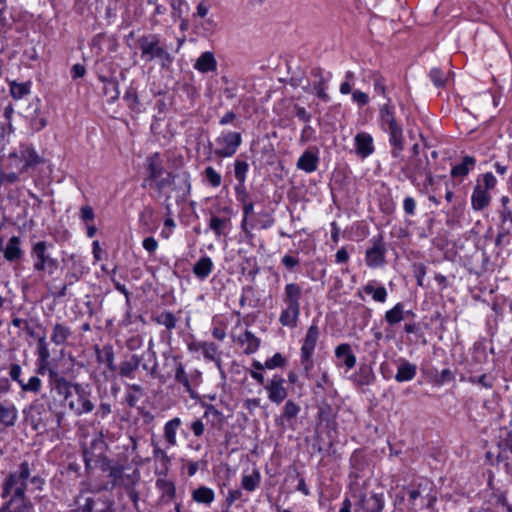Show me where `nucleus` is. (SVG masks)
<instances>
[{
    "label": "nucleus",
    "instance_id": "26",
    "mask_svg": "<svg viewBox=\"0 0 512 512\" xmlns=\"http://www.w3.org/2000/svg\"><path fill=\"white\" fill-rule=\"evenodd\" d=\"M317 420L319 423H325L329 427L335 422L337 417V409L333 408L326 399H322L317 402Z\"/></svg>",
    "mask_w": 512,
    "mask_h": 512
},
{
    "label": "nucleus",
    "instance_id": "27",
    "mask_svg": "<svg viewBox=\"0 0 512 512\" xmlns=\"http://www.w3.org/2000/svg\"><path fill=\"white\" fill-rule=\"evenodd\" d=\"M335 356L340 361L338 366H345L347 369L355 367L357 359L348 343H341L335 348Z\"/></svg>",
    "mask_w": 512,
    "mask_h": 512
},
{
    "label": "nucleus",
    "instance_id": "25",
    "mask_svg": "<svg viewBox=\"0 0 512 512\" xmlns=\"http://www.w3.org/2000/svg\"><path fill=\"white\" fill-rule=\"evenodd\" d=\"M356 154L361 158H367L373 154L375 148L373 137L367 132H359L354 137Z\"/></svg>",
    "mask_w": 512,
    "mask_h": 512
},
{
    "label": "nucleus",
    "instance_id": "20",
    "mask_svg": "<svg viewBox=\"0 0 512 512\" xmlns=\"http://www.w3.org/2000/svg\"><path fill=\"white\" fill-rule=\"evenodd\" d=\"M171 190L176 193L177 201H185L191 192V177L187 171L175 174Z\"/></svg>",
    "mask_w": 512,
    "mask_h": 512
},
{
    "label": "nucleus",
    "instance_id": "19",
    "mask_svg": "<svg viewBox=\"0 0 512 512\" xmlns=\"http://www.w3.org/2000/svg\"><path fill=\"white\" fill-rule=\"evenodd\" d=\"M5 498L8 500L0 507V512H27L30 507L29 499L24 492H11Z\"/></svg>",
    "mask_w": 512,
    "mask_h": 512
},
{
    "label": "nucleus",
    "instance_id": "35",
    "mask_svg": "<svg viewBox=\"0 0 512 512\" xmlns=\"http://www.w3.org/2000/svg\"><path fill=\"white\" fill-rule=\"evenodd\" d=\"M194 68L201 73H209L217 70V61L211 51L203 52L194 63Z\"/></svg>",
    "mask_w": 512,
    "mask_h": 512
},
{
    "label": "nucleus",
    "instance_id": "48",
    "mask_svg": "<svg viewBox=\"0 0 512 512\" xmlns=\"http://www.w3.org/2000/svg\"><path fill=\"white\" fill-rule=\"evenodd\" d=\"M152 320L166 327L168 331H171L176 328L178 319L171 311H163L159 315L153 316Z\"/></svg>",
    "mask_w": 512,
    "mask_h": 512
},
{
    "label": "nucleus",
    "instance_id": "41",
    "mask_svg": "<svg viewBox=\"0 0 512 512\" xmlns=\"http://www.w3.org/2000/svg\"><path fill=\"white\" fill-rule=\"evenodd\" d=\"M72 336V331L70 327L63 323H56L53 326L52 334H51V341L55 345H63L67 341L68 338Z\"/></svg>",
    "mask_w": 512,
    "mask_h": 512
},
{
    "label": "nucleus",
    "instance_id": "7",
    "mask_svg": "<svg viewBox=\"0 0 512 512\" xmlns=\"http://www.w3.org/2000/svg\"><path fill=\"white\" fill-rule=\"evenodd\" d=\"M242 144V135L236 131H223L215 138L214 143L209 142L208 147L212 149V153L217 158L232 157Z\"/></svg>",
    "mask_w": 512,
    "mask_h": 512
},
{
    "label": "nucleus",
    "instance_id": "11",
    "mask_svg": "<svg viewBox=\"0 0 512 512\" xmlns=\"http://www.w3.org/2000/svg\"><path fill=\"white\" fill-rule=\"evenodd\" d=\"M430 169V161L426 154L422 157L410 156L401 168L404 177L415 187L420 186L419 177H423Z\"/></svg>",
    "mask_w": 512,
    "mask_h": 512
},
{
    "label": "nucleus",
    "instance_id": "57",
    "mask_svg": "<svg viewBox=\"0 0 512 512\" xmlns=\"http://www.w3.org/2000/svg\"><path fill=\"white\" fill-rule=\"evenodd\" d=\"M244 263L245 265L242 267V273L247 271V276L251 279V281H254L260 271L256 257H248L245 259Z\"/></svg>",
    "mask_w": 512,
    "mask_h": 512
},
{
    "label": "nucleus",
    "instance_id": "64",
    "mask_svg": "<svg viewBox=\"0 0 512 512\" xmlns=\"http://www.w3.org/2000/svg\"><path fill=\"white\" fill-rule=\"evenodd\" d=\"M502 228L505 230V234H510L512 231V209L506 208L501 211L500 214Z\"/></svg>",
    "mask_w": 512,
    "mask_h": 512
},
{
    "label": "nucleus",
    "instance_id": "60",
    "mask_svg": "<svg viewBox=\"0 0 512 512\" xmlns=\"http://www.w3.org/2000/svg\"><path fill=\"white\" fill-rule=\"evenodd\" d=\"M372 78L374 81L373 86H374L375 92L382 95L388 101V98H390V97L387 95V87H386L385 78L378 72L373 73Z\"/></svg>",
    "mask_w": 512,
    "mask_h": 512
},
{
    "label": "nucleus",
    "instance_id": "44",
    "mask_svg": "<svg viewBox=\"0 0 512 512\" xmlns=\"http://www.w3.org/2000/svg\"><path fill=\"white\" fill-rule=\"evenodd\" d=\"M300 315V308L287 307L282 310L279 322L286 327H296Z\"/></svg>",
    "mask_w": 512,
    "mask_h": 512
},
{
    "label": "nucleus",
    "instance_id": "58",
    "mask_svg": "<svg viewBox=\"0 0 512 512\" xmlns=\"http://www.w3.org/2000/svg\"><path fill=\"white\" fill-rule=\"evenodd\" d=\"M198 346L206 360L212 361L219 356L218 346L213 342H200Z\"/></svg>",
    "mask_w": 512,
    "mask_h": 512
},
{
    "label": "nucleus",
    "instance_id": "22",
    "mask_svg": "<svg viewBox=\"0 0 512 512\" xmlns=\"http://www.w3.org/2000/svg\"><path fill=\"white\" fill-rule=\"evenodd\" d=\"M311 76L317 78L312 85V91L316 96L325 103L330 101V96L326 92L327 84L330 80V74L326 77L320 67H315L311 70Z\"/></svg>",
    "mask_w": 512,
    "mask_h": 512
},
{
    "label": "nucleus",
    "instance_id": "37",
    "mask_svg": "<svg viewBox=\"0 0 512 512\" xmlns=\"http://www.w3.org/2000/svg\"><path fill=\"white\" fill-rule=\"evenodd\" d=\"M238 342L241 345H246L244 353L246 355H251L259 349L261 340L260 338L256 337L251 331L245 330L241 335H239Z\"/></svg>",
    "mask_w": 512,
    "mask_h": 512
},
{
    "label": "nucleus",
    "instance_id": "29",
    "mask_svg": "<svg viewBox=\"0 0 512 512\" xmlns=\"http://www.w3.org/2000/svg\"><path fill=\"white\" fill-rule=\"evenodd\" d=\"M140 364L141 357L137 354H131L128 359L122 361L117 367L118 375L122 378L133 379Z\"/></svg>",
    "mask_w": 512,
    "mask_h": 512
},
{
    "label": "nucleus",
    "instance_id": "17",
    "mask_svg": "<svg viewBox=\"0 0 512 512\" xmlns=\"http://www.w3.org/2000/svg\"><path fill=\"white\" fill-rule=\"evenodd\" d=\"M25 117L29 120L30 127L33 131L38 132L47 125V116L41 110L39 98H35L26 108Z\"/></svg>",
    "mask_w": 512,
    "mask_h": 512
},
{
    "label": "nucleus",
    "instance_id": "46",
    "mask_svg": "<svg viewBox=\"0 0 512 512\" xmlns=\"http://www.w3.org/2000/svg\"><path fill=\"white\" fill-rule=\"evenodd\" d=\"M180 425L181 419L179 417H175L168 421L164 426V438L170 446H175L177 444L176 431Z\"/></svg>",
    "mask_w": 512,
    "mask_h": 512
},
{
    "label": "nucleus",
    "instance_id": "40",
    "mask_svg": "<svg viewBox=\"0 0 512 512\" xmlns=\"http://www.w3.org/2000/svg\"><path fill=\"white\" fill-rule=\"evenodd\" d=\"M213 269V262L210 257L202 256L193 266L194 275L200 279H206Z\"/></svg>",
    "mask_w": 512,
    "mask_h": 512
},
{
    "label": "nucleus",
    "instance_id": "50",
    "mask_svg": "<svg viewBox=\"0 0 512 512\" xmlns=\"http://www.w3.org/2000/svg\"><path fill=\"white\" fill-rule=\"evenodd\" d=\"M153 446V458L158 461L161 465V471L159 474L166 475L169 469V464L171 462V458L167 455V453L161 449L157 444L152 442Z\"/></svg>",
    "mask_w": 512,
    "mask_h": 512
},
{
    "label": "nucleus",
    "instance_id": "15",
    "mask_svg": "<svg viewBox=\"0 0 512 512\" xmlns=\"http://www.w3.org/2000/svg\"><path fill=\"white\" fill-rule=\"evenodd\" d=\"M355 512H382L385 506L383 493H361L355 504Z\"/></svg>",
    "mask_w": 512,
    "mask_h": 512
},
{
    "label": "nucleus",
    "instance_id": "3",
    "mask_svg": "<svg viewBox=\"0 0 512 512\" xmlns=\"http://www.w3.org/2000/svg\"><path fill=\"white\" fill-rule=\"evenodd\" d=\"M379 124L381 130L389 135V143L392 146L391 156L399 158L404 150L403 128L396 119L391 98H388V102L379 108Z\"/></svg>",
    "mask_w": 512,
    "mask_h": 512
},
{
    "label": "nucleus",
    "instance_id": "9",
    "mask_svg": "<svg viewBox=\"0 0 512 512\" xmlns=\"http://www.w3.org/2000/svg\"><path fill=\"white\" fill-rule=\"evenodd\" d=\"M94 399L91 386L80 383L75 386V398L69 401V409L77 416L89 414L96 408Z\"/></svg>",
    "mask_w": 512,
    "mask_h": 512
},
{
    "label": "nucleus",
    "instance_id": "59",
    "mask_svg": "<svg viewBox=\"0 0 512 512\" xmlns=\"http://www.w3.org/2000/svg\"><path fill=\"white\" fill-rule=\"evenodd\" d=\"M124 469L125 467L123 465H114L112 469H110L108 476L112 479L111 489L124 483Z\"/></svg>",
    "mask_w": 512,
    "mask_h": 512
},
{
    "label": "nucleus",
    "instance_id": "63",
    "mask_svg": "<svg viewBox=\"0 0 512 512\" xmlns=\"http://www.w3.org/2000/svg\"><path fill=\"white\" fill-rule=\"evenodd\" d=\"M287 364L286 358L281 353H275L271 358L265 361L266 369L272 370L276 368H283Z\"/></svg>",
    "mask_w": 512,
    "mask_h": 512
},
{
    "label": "nucleus",
    "instance_id": "32",
    "mask_svg": "<svg viewBox=\"0 0 512 512\" xmlns=\"http://www.w3.org/2000/svg\"><path fill=\"white\" fill-rule=\"evenodd\" d=\"M70 266L65 275L68 284L72 285L77 282L85 273V266L79 256L72 254L68 259Z\"/></svg>",
    "mask_w": 512,
    "mask_h": 512
},
{
    "label": "nucleus",
    "instance_id": "28",
    "mask_svg": "<svg viewBox=\"0 0 512 512\" xmlns=\"http://www.w3.org/2000/svg\"><path fill=\"white\" fill-rule=\"evenodd\" d=\"M300 410L301 407L293 400L286 401L282 413L275 419L276 425L285 427L287 424H290L297 418Z\"/></svg>",
    "mask_w": 512,
    "mask_h": 512
},
{
    "label": "nucleus",
    "instance_id": "14",
    "mask_svg": "<svg viewBox=\"0 0 512 512\" xmlns=\"http://www.w3.org/2000/svg\"><path fill=\"white\" fill-rule=\"evenodd\" d=\"M372 247L366 250L365 262L370 268H377L383 266L386 262V244L381 234L374 236L371 239Z\"/></svg>",
    "mask_w": 512,
    "mask_h": 512
},
{
    "label": "nucleus",
    "instance_id": "47",
    "mask_svg": "<svg viewBox=\"0 0 512 512\" xmlns=\"http://www.w3.org/2000/svg\"><path fill=\"white\" fill-rule=\"evenodd\" d=\"M405 319V311L403 303H397L393 308L386 311L385 321L390 325H396Z\"/></svg>",
    "mask_w": 512,
    "mask_h": 512
},
{
    "label": "nucleus",
    "instance_id": "24",
    "mask_svg": "<svg viewBox=\"0 0 512 512\" xmlns=\"http://www.w3.org/2000/svg\"><path fill=\"white\" fill-rule=\"evenodd\" d=\"M350 380L354 383V385L362 388L364 386L372 385L376 380V376L371 365L362 363L360 364L358 370L351 375Z\"/></svg>",
    "mask_w": 512,
    "mask_h": 512
},
{
    "label": "nucleus",
    "instance_id": "51",
    "mask_svg": "<svg viewBox=\"0 0 512 512\" xmlns=\"http://www.w3.org/2000/svg\"><path fill=\"white\" fill-rule=\"evenodd\" d=\"M156 487L162 492V499L167 498L166 501H170L175 498L176 487L172 481L159 478L156 480Z\"/></svg>",
    "mask_w": 512,
    "mask_h": 512
},
{
    "label": "nucleus",
    "instance_id": "43",
    "mask_svg": "<svg viewBox=\"0 0 512 512\" xmlns=\"http://www.w3.org/2000/svg\"><path fill=\"white\" fill-rule=\"evenodd\" d=\"M193 501L209 506L215 499L214 491L206 486H200L192 491Z\"/></svg>",
    "mask_w": 512,
    "mask_h": 512
},
{
    "label": "nucleus",
    "instance_id": "8",
    "mask_svg": "<svg viewBox=\"0 0 512 512\" xmlns=\"http://www.w3.org/2000/svg\"><path fill=\"white\" fill-rule=\"evenodd\" d=\"M482 177V184L480 178L473 189L471 195V206L475 211H481L487 208L491 202L490 190H493L497 184V179L492 172H486Z\"/></svg>",
    "mask_w": 512,
    "mask_h": 512
},
{
    "label": "nucleus",
    "instance_id": "4",
    "mask_svg": "<svg viewBox=\"0 0 512 512\" xmlns=\"http://www.w3.org/2000/svg\"><path fill=\"white\" fill-rule=\"evenodd\" d=\"M50 248H53V244L47 241H38L32 245L30 257L35 272L53 275L58 270L59 261L51 256Z\"/></svg>",
    "mask_w": 512,
    "mask_h": 512
},
{
    "label": "nucleus",
    "instance_id": "55",
    "mask_svg": "<svg viewBox=\"0 0 512 512\" xmlns=\"http://www.w3.org/2000/svg\"><path fill=\"white\" fill-rule=\"evenodd\" d=\"M494 377L488 374H482L480 376L470 375L467 381L471 384H477L485 389H491L494 386Z\"/></svg>",
    "mask_w": 512,
    "mask_h": 512
},
{
    "label": "nucleus",
    "instance_id": "12",
    "mask_svg": "<svg viewBox=\"0 0 512 512\" xmlns=\"http://www.w3.org/2000/svg\"><path fill=\"white\" fill-rule=\"evenodd\" d=\"M78 382H73L66 379L56 369L49 370V385L52 391L58 396L62 397L69 407V401L75 398V386L79 385Z\"/></svg>",
    "mask_w": 512,
    "mask_h": 512
},
{
    "label": "nucleus",
    "instance_id": "2",
    "mask_svg": "<svg viewBox=\"0 0 512 512\" xmlns=\"http://www.w3.org/2000/svg\"><path fill=\"white\" fill-rule=\"evenodd\" d=\"M34 471V464L28 460H23L18 464L17 469L11 471L4 479L2 484L1 497H5L11 492H24L26 493L28 487V481L35 485L37 489H42L45 481L39 475H32Z\"/></svg>",
    "mask_w": 512,
    "mask_h": 512
},
{
    "label": "nucleus",
    "instance_id": "16",
    "mask_svg": "<svg viewBox=\"0 0 512 512\" xmlns=\"http://www.w3.org/2000/svg\"><path fill=\"white\" fill-rule=\"evenodd\" d=\"M286 380L278 374H275L265 385L264 389L267 392L268 399L280 405L287 397L288 391L285 387Z\"/></svg>",
    "mask_w": 512,
    "mask_h": 512
},
{
    "label": "nucleus",
    "instance_id": "49",
    "mask_svg": "<svg viewBox=\"0 0 512 512\" xmlns=\"http://www.w3.org/2000/svg\"><path fill=\"white\" fill-rule=\"evenodd\" d=\"M30 90H31V82L30 81L23 82V83H18L16 81H12L9 83L10 94L15 100L22 99L23 97H25L26 95H28L30 93Z\"/></svg>",
    "mask_w": 512,
    "mask_h": 512
},
{
    "label": "nucleus",
    "instance_id": "42",
    "mask_svg": "<svg viewBox=\"0 0 512 512\" xmlns=\"http://www.w3.org/2000/svg\"><path fill=\"white\" fill-rule=\"evenodd\" d=\"M230 226L229 217H218L212 215L209 220V229H211L217 237L226 236Z\"/></svg>",
    "mask_w": 512,
    "mask_h": 512
},
{
    "label": "nucleus",
    "instance_id": "56",
    "mask_svg": "<svg viewBox=\"0 0 512 512\" xmlns=\"http://www.w3.org/2000/svg\"><path fill=\"white\" fill-rule=\"evenodd\" d=\"M249 169V165L246 161L237 159L234 163V175L238 181V184H244L246 181V175Z\"/></svg>",
    "mask_w": 512,
    "mask_h": 512
},
{
    "label": "nucleus",
    "instance_id": "54",
    "mask_svg": "<svg viewBox=\"0 0 512 512\" xmlns=\"http://www.w3.org/2000/svg\"><path fill=\"white\" fill-rule=\"evenodd\" d=\"M175 174L176 173L167 171L162 177H160L156 182L153 183L151 188L155 189L158 192V194H162L165 188H171V185L175 178Z\"/></svg>",
    "mask_w": 512,
    "mask_h": 512
},
{
    "label": "nucleus",
    "instance_id": "39",
    "mask_svg": "<svg viewBox=\"0 0 512 512\" xmlns=\"http://www.w3.org/2000/svg\"><path fill=\"white\" fill-rule=\"evenodd\" d=\"M18 412L13 404L0 403V424L4 427H12L17 420Z\"/></svg>",
    "mask_w": 512,
    "mask_h": 512
},
{
    "label": "nucleus",
    "instance_id": "61",
    "mask_svg": "<svg viewBox=\"0 0 512 512\" xmlns=\"http://www.w3.org/2000/svg\"><path fill=\"white\" fill-rule=\"evenodd\" d=\"M20 387L23 392L38 393L41 390L42 381L39 377L32 376L27 382L23 381Z\"/></svg>",
    "mask_w": 512,
    "mask_h": 512
},
{
    "label": "nucleus",
    "instance_id": "31",
    "mask_svg": "<svg viewBox=\"0 0 512 512\" xmlns=\"http://www.w3.org/2000/svg\"><path fill=\"white\" fill-rule=\"evenodd\" d=\"M20 159L24 163L21 168L22 171H27L43 162V158L29 145L21 146Z\"/></svg>",
    "mask_w": 512,
    "mask_h": 512
},
{
    "label": "nucleus",
    "instance_id": "52",
    "mask_svg": "<svg viewBox=\"0 0 512 512\" xmlns=\"http://www.w3.org/2000/svg\"><path fill=\"white\" fill-rule=\"evenodd\" d=\"M260 484V473L257 470H254L249 475H244L242 477L241 485L242 488L247 491H254Z\"/></svg>",
    "mask_w": 512,
    "mask_h": 512
},
{
    "label": "nucleus",
    "instance_id": "5",
    "mask_svg": "<svg viewBox=\"0 0 512 512\" xmlns=\"http://www.w3.org/2000/svg\"><path fill=\"white\" fill-rule=\"evenodd\" d=\"M51 414V406L38 399L34 400L23 410L25 422H27L34 431L40 433L48 430Z\"/></svg>",
    "mask_w": 512,
    "mask_h": 512
},
{
    "label": "nucleus",
    "instance_id": "21",
    "mask_svg": "<svg viewBox=\"0 0 512 512\" xmlns=\"http://www.w3.org/2000/svg\"><path fill=\"white\" fill-rule=\"evenodd\" d=\"M3 239L0 238V251L3 252L5 260L10 263L20 261L24 256V251L21 249V240L18 236H12L5 247L2 246Z\"/></svg>",
    "mask_w": 512,
    "mask_h": 512
},
{
    "label": "nucleus",
    "instance_id": "33",
    "mask_svg": "<svg viewBox=\"0 0 512 512\" xmlns=\"http://www.w3.org/2000/svg\"><path fill=\"white\" fill-rule=\"evenodd\" d=\"M96 360L98 363H105L108 370L111 372L117 371V366L115 364V354L112 345H104L101 349L96 346L95 347Z\"/></svg>",
    "mask_w": 512,
    "mask_h": 512
},
{
    "label": "nucleus",
    "instance_id": "13",
    "mask_svg": "<svg viewBox=\"0 0 512 512\" xmlns=\"http://www.w3.org/2000/svg\"><path fill=\"white\" fill-rule=\"evenodd\" d=\"M144 169L146 176L141 184L142 188L152 187L153 183L167 172L161 155L158 152H155L146 158Z\"/></svg>",
    "mask_w": 512,
    "mask_h": 512
},
{
    "label": "nucleus",
    "instance_id": "23",
    "mask_svg": "<svg viewBox=\"0 0 512 512\" xmlns=\"http://www.w3.org/2000/svg\"><path fill=\"white\" fill-rule=\"evenodd\" d=\"M319 161L320 158L318 150L307 149L298 158L296 167L306 173H313L318 169Z\"/></svg>",
    "mask_w": 512,
    "mask_h": 512
},
{
    "label": "nucleus",
    "instance_id": "34",
    "mask_svg": "<svg viewBox=\"0 0 512 512\" xmlns=\"http://www.w3.org/2000/svg\"><path fill=\"white\" fill-rule=\"evenodd\" d=\"M417 366L406 359H401L398 365L395 380L399 383L408 382L415 378Z\"/></svg>",
    "mask_w": 512,
    "mask_h": 512
},
{
    "label": "nucleus",
    "instance_id": "38",
    "mask_svg": "<svg viewBox=\"0 0 512 512\" xmlns=\"http://www.w3.org/2000/svg\"><path fill=\"white\" fill-rule=\"evenodd\" d=\"M319 334V327L316 324H312L307 330L306 336L301 347V353H314V349L317 344Z\"/></svg>",
    "mask_w": 512,
    "mask_h": 512
},
{
    "label": "nucleus",
    "instance_id": "53",
    "mask_svg": "<svg viewBox=\"0 0 512 512\" xmlns=\"http://www.w3.org/2000/svg\"><path fill=\"white\" fill-rule=\"evenodd\" d=\"M364 292L368 295H372V298L377 302H385L387 298V291L384 286L375 288L372 283H368L363 288Z\"/></svg>",
    "mask_w": 512,
    "mask_h": 512
},
{
    "label": "nucleus",
    "instance_id": "18",
    "mask_svg": "<svg viewBox=\"0 0 512 512\" xmlns=\"http://www.w3.org/2000/svg\"><path fill=\"white\" fill-rule=\"evenodd\" d=\"M174 362V380L176 383L181 384L184 387L186 393L191 398H196L197 394L192 387L191 381L194 380V375L186 372L184 364L181 362L179 356H173Z\"/></svg>",
    "mask_w": 512,
    "mask_h": 512
},
{
    "label": "nucleus",
    "instance_id": "30",
    "mask_svg": "<svg viewBox=\"0 0 512 512\" xmlns=\"http://www.w3.org/2000/svg\"><path fill=\"white\" fill-rule=\"evenodd\" d=\"M302 288L299 284L288 283L284 288L282 300L287 307L300 308Z\"/></svg>",
    "mask_w": 512,
    "mask_h": 512
},
{
    "label": "nucleus",
    "instance_id": "10",
    "mask_svg": "<svg viewBox=\"0 0 512 512\" xmlns=\"http://www.w3.org/2000/svg\"><path fill=\"white\" fill-rule=\"evenodd\" d=\"M76 512H113L114 502L108 497L88 496L81 492L75 497Z\"/></svg>",
    "mask_w": 512,
    "mask_h": 512
},
{
    "label": "nucleus",
    "instance_id": "6",
    "mask_svg": "<svg viewBox=\"0 0 512 512\" xmlns=\"http://www.w3.org/2000/svg\"><path fill=\"white\" fill-rule=\"evenodd\" d=\"M115 70L113 62L101 60L96 63L97 77L103 83V94L110 103L115 102L120 95L119 83L114 77Z\"/></svg>",
    "mask_w": 512,
    "mask_h": 512
},
{
    "label": "nucleus",
    "instance_id": "36",
    "mask_svg": "<svg viewBox=\"0 0 512 512\" xmlns=\"http://www.w3.org/2000/svg\"><path fill=\"white\" fill-rule=\"evenodd\" d=\"M476 166V159L473 156L466 155L462 158L461 163L456 164L451 169V176L453 178H464Z\"/></svg>",
    "mask_w": 512,
    "mask_h": 512
},
{
    "label": "nucleus",
    "instance_id": "1",
    "mask_svg": "<svg viewBox=\"0 0 512 512\" xmlns=\"http://www.w3.org/2000/svg\"><path fill=\"white\" fill-rule=\"evenodd\" d=\"M140 57L144 62L157 61L163 70H169L174 61V56L159 34H143L136 40Z\"/></svg>",
    "mask_w": 512,
    "mask_h": 512
},
{
    "label": "nucleus",
    "instance_id": "45",
    "mask_svg": "<svg viewBox=\"0 0 512 512\" xmlns=\"http://www.w3.org/2000/svg\"><path fill=\"white\" fill-rule=\"evenodd\" d=\"M428 375L431 381L437 386H442L455 380V372L449 368L443 369L440 373H438L437 369H431Z\"/></svg>",
    "mask_w": 512,
    "mask_h": 512
},
{
    "label": "nucleus",
    "instance_id": "62",
    "mask_svg": "<svg viewBox=\"0 0 512 512\" xmlns=\"http://www.w3.org/2000/svg\"><path fill=\"white\" fill-rule=\"evenodd\" d=\"M204 176L206 181L212 187H219L221 185L222 177L221 175L211 166H208L204 170Z\"/></svg>",
    "mask_w": 512,
    "mask_h": 512
}]
</instances>
